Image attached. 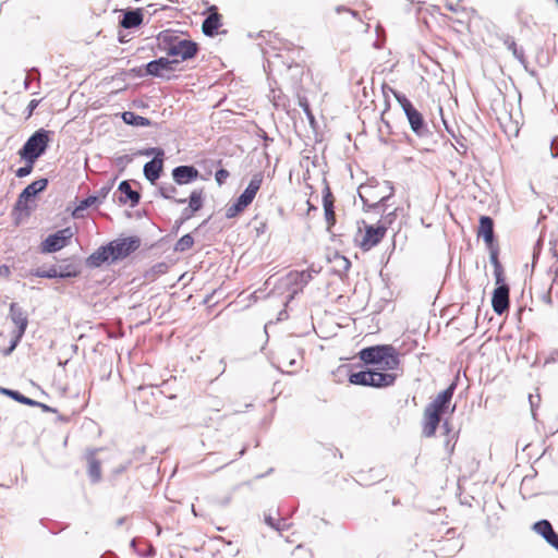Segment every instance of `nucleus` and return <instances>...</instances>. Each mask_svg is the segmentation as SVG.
I'll return each mask as SVG.
<instances>
[{
  "label": "nucleus",
  "mask_w": 558,
  "mask_h": 558,
  "mask_svg": "<svg viewBox=\"0 0 558 558\" xmlns=\"http://www.w3.org/2000/svg\"><path fill=\"white\" fill-rule=\"evenodd\" d=\"M162 171V158L156 156L144 166V174H160Z\"/></svg>",
  "instance_id": "obj_32"
},
{
  "label": "nucleus",
  "mask_w": 558,
  "mask_h": 558,
  "mask_svg": "<svg viewBox=\"0 0 558 558\" xmlns=\"http://www.w3.org/2000/svg\"><path fill=\"white\" fill-rule=\"evenodd\" d=\"M194 244V239L191 234H185L178 240L175 243L174 250L177 252H185L190 250Z\"/></svg>",
  "instance_id": "obj_34"
},
{
  "label": "nucleus",
  "mask_w": 558,
  "mask_h": 558,
  "mask_svg": "<svg viewBox=\"0 0 558 558\" xmlns=\"http://www.w3.org/2000/svg\"><path fill=\"white\" fill-rule=\"evenodd\" d=\"M534 530L541 534L548 544L558 550V534L554 531L547 520L538 521L534 524Z\"/></svg>",
  "instance_id": "obj_19"
},
{
  "label": "nucleus",
  "mask_w": 558,
  "mask_h": 558,
  "mask_svg": "<svg viewBox=\"0 0 558 558\" xmlns=\"http://www.w3.org/2000/svg\"><path fill=\"white\" fill-rule=\"evenodd\" d=\"M551 156H558V153H554V151L551 150Z\"/></svg>",
  "instance_id": "obj_56"
},
{
  "label": "nucleus",
  "mask_w": 558,
  "mask_h": 558,
  "mask_svg": "<svg viewBox=\"0 0 558 558\" xmlns=\"http://www.w3.org/2000/svg\"><path fill=\"white\" fill-rule=\"evenodd\" d=\"M544 301L548 304V305H551V296H550V290L544 295Z\"/></svg>",
  "instance_id": "obj_50"
},
{
  "label": "nucleus",
  "mask_w": 558,
  "mask_h": 558,
  "mask_svg": "<svg viewBox=\"0 0 558 558\" xmlns=\"http://www.w3.org/2000/svg\"><path fill=\"white\" fill-rule=\"evenodd\" d=\"M73 233L70 228H65L50 234L43 243L41 251L44 253H53L63 248L68 240L72 238Z\"/></svg>",
  "instance_id": "obj_11"
},
{
  "label": "nucleus",
  "mask_w": 558,
  "mask_h": 558,
  "mask_svg": "<svg viewBox=\"0 0 558 558\" xmlns=\"http://www.w3.org/2000/svg\"><path fill=\"white\" fill-rule=\"evenodd\" d=\"M529 402L531 407V413L534 420H536V409L541 403V396L538 392L529 395Z\"/></svg>",
  "instance_id": "obj_37"
},
{
  "label": "nucleus",
  "mask_w": 558,
  "mask_h": 558,
  "mask_svg": "<svg viewBox=\"0 0 558 558\" xmlns=\"http://www.w3.org/2000/svg\"><path fill=\"white\" fill-rule=\"evenodd\" d=\"M33 170V163L27 162L25 167L20 168L16 174H29Z\"/></svg>",
  "instance_id": "obj_47"
},
{
  "label": "nucleus",
  "mask_w": 558,
  "mask_h": 558,
  "mask_svg": "<svg viewBox=\"0 0 558 558\" xmlns=\"http://www.w3.org/2000/svg\"><path fill=\"white\" fill-rule=\"evenodd\" d=\"M105 263H114V260H112V248L109 244L98 247L86 259V265L92 268L100 267Z\"/></svg>",
  "instance_id": "obj_15"
},
{
  "label": "nucleus",
  "mask_w": 558,
  "mask_h": 558,
  "mask_svg": "<svg viewBox=\"0 0 558 558\" xmlns=\"http://www.w3.org/2000/svg\"><path fill=\"white\" fill-rule=\"evenodd\" d=\"M100 204V197L95 195H90L80 202V204L75 207L73 215L74 217H83V211L94 205Z\"/></svg>",
  "instance_id": "obj_28"
},
{
  "label": "nucleus",
  "mask_w": 558,
  "mask_h": 558,
  "mask_svg": "<svg viewBox=\"0 0 558 558\" xmlns=\"http://www.w3.org/2000/svg\"><path fill=\"white\" fill-rule=\"evenodd\" d=\"M397 376L391 373H385L380 369H367L352 373L349 376V381L353 385L369 386L375 388H385L392 386Z\"/></svg>",
  "instance_id": "obj_5"
},
{
  "label": "nucleus",
  "mask_w": 558,
  "mask_h": 558,
  "mask_svg": "<svg viewBox=\"0 0 558 558\" xmlns=\"http://www.w3.org/2000/svg\"><path fill=\"white\" fill-rule=\"evenodd\" d=\"M197 177H183V175H180V177H173V179L175 180V182L180 185L182 184H187L190 183L193 179H196Z\"/></svg>",
  "instance_id": "obj_43"
},
{
  "label": "nucleus",
  "mask_w": 558,
  "mask_h": 558,
  "mask_svg": "<svg viewBox=\"0 0 558 558\" xmlns=\"http://www.w3.org/2000/svg\"><path fill=\"white\" fill-rule=\"evenodd\" d=\"M207 17L202 24V31L206 36L213 37L219 34V29L222 26V15L218 12L216 5H210L205 12Z\"/></svg>",
  "instance_id": "obj_12"
},
{
  "label": "nucleus",
  "mask_w": 558,
  "mask_h": 558,
  "mask_svg": "<svg viewBox=\"0 0 558 558\" xmlns=\"http://www.w3.org/2000/svg\"><path fill=\"white\" fill-rule=\"evenodd\" d=\"M262 185V179L254 177V179L246 186L244 192L236 198L233 204L226 207V217L232 219L243 213L254 201L257 192Z\"/></svg>",
  "instance_id": "obj_7"
},
{
  "label": "nucleus",
  "mask_w": 558,
  "mask_h": 558,
  "mask_svg": "<svg viewBox=\"0 0 558 558\" xmlns=\"http://www.w3.org/2000/svg\"><path fill=\"white\" fill-rule=\"evenodd\" d=\"M10 317L17 327L16 340L12 345L13 349L16 342L23 337L27 328L28 319L23 308L19 306L16 303H11L10 305Z\"/></svg>",
  "instance_id": "obj_14"
},
{
  "label": "nucleus",
  "mask_w": 558,
  "mask_h": 558,
  "mask_svg": "<svg viewBox=\"0 0 558 558\" xmlns=\"http://www.w3.org/2000/svg\"><path fill=\"white\" fill-rule=\"evenodd\" d=\"M339 262H340V267L342 268V270L347 272L351 267V262L344 256H340Z\"/></svg>",
  "instance_id": "obj_45"
},
{
  "label": "nucleus",
  "mask_w": 558,
  "mask_h": 558,
  "mask_svg": "<svg viewBox=\"0 0 558 558\" xmlns=\"http://www.w3.org/2000/svg\"><path fill=\"white\" fill-rule=\"evenodd\" d=\"M31 274L33 276H36V277H39V278H49V279L58 278L57 266L56 265L51 266L48 269L37 268L35 270H32Z\"/></svg>",
  "instance_id": "obj_35"
},
{
  "label": "nucleus",
  "mask_w": 558,
  "mask_h": 558,
  "mask_svg": "<svg viewBox=\"0 0 558 558\" xmlns=\"http://www.w3.org/2000/svg\"><path fill=\"white\" fill-rule=\"evenodd\" d=\"M45 410L49 411L50 409L47 405H43Z\"/></svg>",
  "instance_id": "obj_57"
},
{
  "label": "nucleus",
  "mask_w": 558,
  "mask_h": 558,
  "mask_svg": "<svg viewBox=\"0 0 558 558\" xmlns=\"http://www.w3.org/2000/svg\"><path fill=\"white\" fill-rule=\"evenodd\" d=\"M122 120L130 125L135 126H148L150 125V121L142 116H138L132 111H125L122 113Z\"/></svg>",
  "instance_id": "obj_26"
},
{
  "label": "nucleus",
  "mask_w": 558,
  "mask_h": 558,
  "mask_svg": "<svg viewBox=\"0 0 558 558\" xmlns=\"http://www.w3.org/2000/svg\"><path fill=\"white\" fill-rule=\"evenodd\" d=\"M276 524H279L281 527H283V531L288 529L289 524L284 519L277 520Z\"/></svg>",
  "instance_id": "obj_49"
},
{
  "label": "nucleus",
  "mask_w": 558,
  "mask_h": 558,
  "mask_svg": "<svg viewBox=\"0 0 558 558\" xmlns=\"http://www.w3.org/2000/svg\"><path fill=\"white\" fill-rule=\"evenodd\" d=\"M507 48L512 52V54L518 58H523V51L519 49L517 43L513 39L506 40Z\"/></svg>",
  "instance_id": "obj_38"
},
{
  "label": "nucleus",
  "mask_w": 558,
  "mask_h": 558,
  "mask_svg": "<svg viewBox=\"0 0 558 558\" xmlns=\"http://www.w3.org/2000/svg\"><path fill=\"white\" fill-rule=\"evenodd\" d=\"M518 21L524 25H527L529 19H532L531 15H527L523 9H519L515 13Z\"/></svg>",
  "instance_id": "obj_40"
},
{
  "label": "nucleus",
  "mask_w": 558,
  "mask_h": 558,
  "mask_svg": "<svg viewBox=\"0 0 558 558\" xmlns=\"http://www.w3.org/2000/svg\"><path fill=\"white\" fill-rule=\"evenodd\" d=\"M48 184V180L45 178H41L37 181H34L29 185H27L23 192L20 194L15 208L17 210H25L28 211L31 209L29 203L33 202V198L41 191L46 189Z\"/></svg>",
  "instance_id": "obj_9"
},
{
  "label": "nucleus",
  "mask_w": 558,
  "mask_h": 558,
  "mask_svg": "<svg viewBox=\"0 0 558 558\" xmlns=\"http://www.w3.org/2000/svg\"><path fill=\"white\" fill-rule=\"evenodd\" d=\"M397 99L407 114L412 131L417 135H422L425 131V123L421 112L414 108L405 96L397 97Z\"/></svg>",
  "instance_id": "obj_10"
},
{
  "label": "nucleus",
  "mask_w": 558,
  "mask_h": 558,
  "mask_svg": "<svg viewBox=\"0 0 558 558\" xmlns=\"http://www.w3.org/2000/svg\"><path fill=\"white\" fill-rule=\"evenodd\" d=\"M168 265L163 262L157 263L149 270L146 271L145 278L154 281L158 276L163 275L168 271Z\"/></svg>",
  "instance_id": "obj_33"
},
{
  "label": "nucleus",
  "mask_w": 558,
  "mask_h": 558,
  "mask_svg": "<svg viewBox=\"0 0 558 558\" xmlns=\"http://www.w3.org/2000/svg\"><path fill=\"white\" fill-rule=\"evenodd\" d=\"M555 2H556V4H557V7H558V0H555Z\"/></svg>",
  "instance_id": "obj_58"
},
{
  "label": "nucleus",
  "mask_w": 558,
  "mask_h": 558,
  "mask_svg": "<svg viewBox=\"0 0 558 558\" xmlns=\"http://www.w3.org/2000/svg\"><path fill=\"white\" fill-rule=\"evenodd\" d=\"M158 43L161 50L174 58V62L194 58L198 52L197 43L181 38L174 31L166 29L158 34Z\"/></svg>",
  "instance_id": "obj_1"
},
{
  "label": "nucleus",
  "mask_w": 558,
  "mask_h": 558,
  "mask_svg": "<svg viewBox=\"0 0 558 558\" xmlns=\"http://www.w3.org/2000/svg\"><path fill=\"white\" fill-rule=\"evenodd\" d=\"M216 174H219V175H222V174H228V171L225 170V169H220L216 172Z\"/></svg>",
  "instance_id": "obj_54"
},
{
  "label": "nucleus",
  "mask_w": 558,
  "mask_h": 558,
  "mask_svg": "<svg viewBox=\"0 0 558 558\" xmlns=\"http://www.w3.org/2000/svg\"><path fill=\"white\" fill-rule=\"evenodd\" d=\"M492 306L496 314L501 315L509 308V287L499 283L493 292Z\"/></svg>",
  "instance_id": "obj_13"
},
{
  "label": "nucleus",
  "mask_w": 558,
  "mask_h": 558,
  "mask_svg": "<svg viewBox=\"0 0 558 558\" xmlns=\"http://www.w3.org/2000/svg\"><path fill=\"white\" fill-rule=\"evenodd\" d=\"M288 278L291 282L300 284L301 288H303L312 280L313 276L311 271L306 270L301 272H290Z\"/></svg>",
  "instance_id": "obj_31"
},
{
  "label": "nucleus",
  "mask_w": 558,
  "mask_h": 558,
  "mask_svg": "<svg viewBox=\"0 0 558 558\" xmlns=\"http://www.w3.org/2000/svg\"><path fill=\"white\" fill-rule=\"evenodd\" d=\"M299 104H300V106L303 108V110H304V112L306 113V116H307L311 120H313V119H314V117H313L312 110H311V108H310V105H308V102H307V99H306V98H301V99L299 100Z\"/></svg>",
  "instance_id": "obj_41"
},
{
  "label": "nucleus",
  "mask_w": 558,
  "mask_h": 558,
  "mask_svg": "<svg viewBox=\"0 0 558 558\" xmlns=\"http://www.w3.org/2000/svg\"><path fill=\"white\" fill-rule=\"evenodd\" d=\"M174 61H170L167 58H159L157 60L150 61L146 65V73L153 76H160L165 71L172 70L171 64Z\"/></svg>",
  "instance_id": "obj_21"
},
{
  "label": "nucleus",
  "mask_w": 558,
  "mask_h": 558,
  "mask_svg": "<svg viewBox=\"0 0 558 558\" xmlns=\"http://www.w3.org/2000/svg\"><path fill=\"white\" fill-rule=\"evenodd\" d=\"M265 522L277 531H283V527H281L279 524H276L277 520L271 515H265Z\"/></svg>",
  "instance_id": "obj_42"
},
{
  "label": "nucleus",
  "mask_w": 558,
  "mask_h": 558,
  "mask_svg": "<svg viewBox=\"0 0 558 558\" xmlns=\"http://www.w3.org/2000/svg\"><path fill=\"white\" fill-rule=\"evenodd\" d=\"M39 102H40V100H38V99H32L29 101V104L27 106V109H28L27 118H29L33 114L34 110L38 107Z\"/></svg>",
  "instance_id": "obj_44"
},
{
  "label": "nucleus",
  "mask_w": 558,
  "mask_h": 558,
  "mask_svg": "<svg viewBox=\"0 0 558 558\" xmlns=\"http://www.w3.org/2000/svg\"><path fill=\"white\" fill-rule=\"evenodd\" d=\"M359 357L365 364L378 365L377 369L393 371L399 367V354L390 344H381L364 348L359 352Z\"/></svg>",
  "instance_id": "obj_2"
},
{
  "label": "nucleus",
  "mask_w": 558,
  "mask_h": 558,
  "mask_svg": "<svg viewBox=\"0 0 558 558\" xmlns=\"http://www.w3.org/2000/svg\"><path fill=\"white\" fill-rule=\"evenodd\" d=\"M190 214H186V218H191L194 213L198 211L203 206V193L201 190H194L190 195Z\"/></svg>",
  "instance_id": "obj_29"
},
{
  "label": "nucleus",
  "mask_w": 558,
  "mask_h": 558,
  "mask_svg": "<svg viewBox=\"0 0 558 558\" xmlns=\"http://www.w3.org/2000/svg\"><path fill=\"white\" fill-rule=\"evenodd\" d=\"M386 232L387 226L381 221L377 225H368L362 220L359 222L357 231L354 235V243L362 251L367 252L381 242Z\"/></svg>",
  "instance_id": "obj_4"
},
{
  "label": "nucleus",
  "mask_w": 558,
  "mask_h": 558,
  "mask_svg": "<svg viewBox=\"0 0 558 558\" xmlns=\"http://www.w3.org/2000/svg\"><path fill=\"white\" fill-rule=\"evenodd\" d=\"M323 182L325 184L324 196H323L325 219L327 222V229L330 230L331 226H333L336 222V215H335V210H333V199H332V195H331L329 185L325 178H324Z\"/></svg>",
  "instance_id": "obj_18"
},
{
  "label": "nucleus",
  "mask_w": 558,
  "mask_h": 558,
  "mask_svg": "<svg viewBox=\"0 0 558 558\" xmlns=\"http://www.w3.org/2000/svg\"><path fill=\"white\" fill-rule=\"evenodd\" d=\"M110 190H111V185H105L99 190V192L96 195L100 197V203L102 202V199L106 198V196Z\"/></svg>",
  "instance_id": "obj_46"
},
{
  "label": "nucleus",
  "mask_w": 558,
  "mask_h": 558,
  "mask_svg": "<svg viewBox=\"0 0 558 558\" xmlns=\"http://www.w3.org/2000/svg\"><path fill=\"white\" fill-rule=\"evenodd\" d=\"M186 214H190V206H189V207H186V208L183 210V213H182V215H183V218H184V219H187V218H186Z\"/></svg>",
  "instance_id": "obj_53"
},
{
  "label": "nucleus",
  "mask_w": 558,
  "mask_h": 558,
  "mask_svg": "<svg viewBox=\"0 0 558 558\" xmlns=\"http://www.w3.org/2000/svg\"><path fill=\"white\" fill-rule=\"evenodd\" d=\"M245 450H246V448L244 447V448L239 452V456L244 454Z\"/></svg>",
  "instance_id": "obj_55"
},
{
  "label": "nucleus",
  "mask_w": 558,
  "mask_h": 558,
  "mask_svg": "<svg viewBox=\"0 0 558 558\" xmlns=\"http://www.w3.org/2000/svg\"><path fill=\"white\" fill-rule=\"evenodd\" d=\"M487 247L489 250V260L494 266L496 283L499 284L504 282V268L498 259V247L495 244Z\"/></svg>",
  "instance_id": "obj_24"
},
{
  "label": "nucleus",
  "mask_w": 558,
  "mask_h": 558,
  "mask_svg": "<svg viewBox=\"0 0 558 558\" xmlns=\"http://www.w3.org/2000/svg\"><path fill=\"white\" fill-rule=\"evenodd\" d=\"M112 248V260L126 258L131 253L141 246V240L137 236L117 239L108 243Z\"/></svg>",
  "instance_id": "obj_8"
},
{
  "label": "nucleus",
  "mask_w": 558,
  "mask_h": 558,
  "mask_svg": "<svg viewBox=\"0 0 558 558\" xmlns=\"http://www.w3.org/2000/svg\"><path fill=\"white\" fill-rule=\"evenodd\" d=\"M88 475L93 483H97L101 478L100 462L94 457V453L88 456Z\"/></svg>",
  "instance_id": "obj_27"
},
{
  "label": "nucleus",
  "mask_w": 558,
  "mask_h": 558,
  "mask_svg": "<svg viewBox=\"0 0 558 558\" xmlns=\"http://www.w3.org/2000/svg\"><path fill=\"white\" fill-rule=\"evenodd\" d=\"M143 22V14L140 10L128 11L124 13L121 26L124 28H132L140 26Z\"/></svg>",
  "instance_id": "obj_25"
},
{
  "label": "nucleus",
  "mask_w": 558,
  "mask_h": 558,
  "mask_svg": "<svg viewBox=\"0 0 558 558\" xmlns=\"http://www.w3.org/2000/svg\"><path fill=\"white\" fill-rule=\"evenodd\" d=\"M160 192L163 197L172 198L178 203H184L185 198H177V189L174 186H161Z\"/></svg>",
  "instance_id": "obj_36"
},
{
  "label": "nucleus",
  "mask_w": 558,
  "mask_h": 558,
  "mask_svg": "<svg viewBox=\"0 0 558 558\" xmlns=\"http://www.w3.org/2000/svg\"><path fill=\"white\" fill-rule=\"evenodd\" d=\"M226 178H227V177H216V180H217L218 185H222V184L225 183V179H226Z\"/></svg>",
  "instance_id": "obj_52"
},
{
  "label": "nucleus",
  "mask_w": 558,
  "mask_h": 558,
  "mask_svg": "<svg viewBox=\"0 0 558 558\" xmlns=\"http://www.w3.org/2000/svg\"><path fill=\"white\" fill-rule=\"evenodd\" d=\"M51 131L39 129L24 144L20 150L21 157L26 162L34 163L35 160L45 153L51 141Z\"/></svg>",
  "instance_id": "obj_6"
},
{
  "label": "nucleus",
  "mask_w": 558,
  "mask_h": 558,
  "mask_svg": "<svg viewBox=\"0 0 558 558\" xmlns=\"http://www.w3.org/2000/svg\"><path fill=\"white\" fill-rule=\"evenodd\" d=\"M0 391L3 395H7V396L11 397L12 399L16 400L17 402H20L22 404H27V405H32V407L40 405L39 402H37V401L33 400V399H29L28 397H25L24 395L20 393L16 390L1 388Z\"/></svg>",
  "instance_id": "obj_30"
},
{
  "label": "nucleus",
  "mask_w": 558,
  "mask_h": 558,
  "mask_svg": "<svg viewBox=\"0 0 558 558\" xmlns=\"http://www.w3.org/2000/svg\"><path fill=\"white\" fill-rule=\"evenodd\" d=\"M172 174H198L197 170L193 167L181 166L172 171Z\"/></svg>",
  "instance_id": "obj_39"
},
{
  "label": "nucleus",
  "mask_w": 558,
  "mask_h": 558,
  "mask_svg": "<svg viewBox=\"0 0 558 558\" xmlns=\"http://www.w3.org/2000/svg\"><path fill=\"white\" fill-rule=\"evenodd\" d=\"M11 275L10 267L7 265L0 266V277L8 278Z\"/></svg>",
  "instance_id": "obj_48"
},
{
  "label": "nucleus",
  "mask_w": 558,
  "mask_h": 558,
  "mask_svg": "<svg viewBox=\"0 0 558 558\" xmlns=\"http://www.w3.org/2000/svg\"><path fill=\"white\" fill-rule=\"evenodd\" d=\"M160 177H155V175H151V177H146L147 180H149L151 182V184H155L156 181L159 179Z\"/></svg>",
  "instance_id": "obj_51"
},
{
  "label": "nucleus",
  "mask_w": 558,
  "mask_h": 558,
  "mask_svg": "<svg viewBox=\"0 0 558 558\" xmlns=\"http://www.w3.org/2000/svg\"><path fill=\"white\" fill-rule=\"evenodd\" d=\"M119 191L121 193L120 202H122V203L130 202L132 206L136 205L140 202L138 192L134 191L131 187V184L129 181L121 182L119 185Z\"/></svg>",
  "instance_id": "obj_23"
},
{
  "label": "nucleus",
  "mask_w": 558,
  "mask_h": 558,
  "mask_svg": "<svg viewBox=\"0 0 558 558\" xmlns=\"http://www.w3.org/2000/svg\"><path fill=\"white\" fill-rule=\"evenodd\" d=\"M359 196L365 206L375 208L392 196L393 186L388 180H378L377 177H368L367 181L360 184Z\"/></svg>",
  "instance_id": "obj_3"
},
{
  "label": "nucleus",
  "mask_w": 558,
  "mask_h": 558,
  "mask_svg": "<svg viewBox=\"0 0 558 558\" xmlns=\"http://www.w3.org/2000/svg\"><path fill=\"white\" fill-rule=\"evenodd\" d=\"M441 415V413L435 410H430L428 407L425 408L423 415V434L426 437H432L435 435L436 429L440 423Z\"/></svg>",
  "instance_id": "obj_16"
},
{
  "label": "nucleus",
  "mask_w": 558,
  "mask_h": 558,
  "mask_svg": "<svg viewBox=\"0 0 558 558\" xmlns=\"http://www.w3.org/2000/svg\"><path fill=\"white\" fill-rule=\"evenodd\" d=\"M478 236H482L487 246L494 245V221L488 216L480 218Z\"/></svg>",
  "instance_id": "obj_20"
},
{
  "label": "nucleus",
  "mask_w": 558,
  "mask_h": 558,
  "mask_svg": "<svg viewBox=\"0 0 558 558\" xmlns=\"http://www.w3.org/2000/svg\"><path fill=\"white\" fill-rule=\"evenodd\" d=\"M456 389V385L451 384L447 389L441 391L430 403H428L426 407H428L430 410H435L441 414L445 413V411L448 409L453 392Z\"/></svg>",
  "instance_id": "obj_17"
},
{
  "label": "nucleus",
  "mask_w": 558,
  "mask_h": 558,
  "mask_svg": "<svg viewBox=\"0 0 558 558\" xmlns=\"http://www.w3.org/2000/svg\"><path fill=\"white\" fill-rule=\"evenodd\" d=\"M58 278H73L81 274V268L73 259H65L57 266Z\"/></svg>",
  "instance_id": "obj_22"
}]
</instances>
